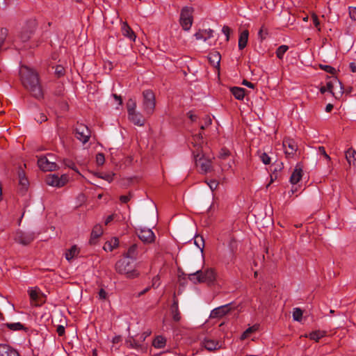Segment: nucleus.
Returning <instances> with one entry per match:
<instances>
[{
	"label": "nucleus",
	"instance_id": "bb28decb",
	"mask_svg": "<svg viewBox=\"0 0 356 356\" xmlns=\"http://www.w3.org/2000/svg\"><path fill=\"white\" fill-rule=\"evenodd\" d=\"M79 248L76 245H74L69 250H66L65 254V259L68 261H71L79 255Z\"/></svg>",
	"mask_w": 356,
	"mask_h": 356
},
{
	"label": "nucleus",
	"instance_id": "ddd939ff",
	"mask_svg": "<svg viewBox=\"0 0 356 356\" xmlns=\"http://www.w3.org/2000/svg\"><path fill=\"white\" fill-rule=\"evenodd\" d=\"M29 295L31 299V303L35 307L40 306L44 301L42 294L38 288H31L29 291Z\"/></svg>",
	"mask_w": 356,
	"mask_h": 356
},
{
	"label": "nucleus",
	"instance_id": "338daca9",
	"mask_svg": "<svg viewBox=\"0 0 356 356\" xmlns=\"http://www.w3.org/2000/svg\"><path fill=\"white\" fill-rule=\"evenodd\" d=\"M243 85L248 87V88H254V84L247 81V80H243Z\"/></svg>",
	"mask_w": 356,
	"mask_h": 356
},
{
	"label": "nucleus",
	"instance_id": "0eeeda50",
	"mask_svg": "<svg viewBox=\"0 0 356 356\" xmlns=\"http://www.w3.org/2000/svg\"><path fill=\"white\" fill-rule=\"evenodd\" d=\"M282 146L284 150L286 158H293L298 150V145L296 141L292 138H285L283 140Z\"/></svg>",
	"mask_w": 356,
	"mask_h": 356
},
{
	"label": "nucleus",
	"instance_id": "6e6d98bb",
	"mask_svg": "<svg viewBox=\"0 0 356 356\" xmlns=\"http://www.w3.org/2000/svg\"><path fill=\"white\" fill-rule=\"evenodd\" d=\"M222 32L225 34L226 36V41H229V34L231 32V29L227 26H224L222 29Z\"/></svg>",
	"mask_w": 356,
	"mask_h": 356
},
{
	"label": "nucleus",
	"instance_id": "37998d69",
	"mask_svg": "<svg viewBox=\"0 0 356 356\" xmlns=\"http://www.w3.org/2000/svg\"><path fill=\"white\" fill-rule=\"evenodd\" d=\"M8 31L6 28H1L0 29V47H2V46L4 44V42L8 36Z\"/></svg>",
	"mask_w": 356,
	"mask_h": 356
},
{
	"label": "nucleus",
	"instance_id": "412c9836",
	"mask_svg": "<svg viewBox=\"0 0 356 356\" xmlns=\"http://www.w3.org/2000/svg\"><path fill=\"white\" fill-rule=\"evenodd\" d=\"M229 155V152L226 149H222L220 155L219 159L222 160V161L220 163V165L222 168V170H228L232 168V160L229 159V161L227 163H225L224 161L226 160L227 156Z\"/></svg>",
	"mask_w": 356,
	"mask_h": 356
},
{
	"label": "nucleus",
	"instance_id": "4be33fe9",
	"mask_svg": "<svg viewBox=\"0 0 356 356\" xmlns=\"http://www.w3.org/2000/svg\"><path fill=\"white\" fill-rule=\"evenodd\" d=\"M202 345L207 350L209 351L220 349L221 347L220 343L218 341L210 339H205L202 341Z\"/></svg>",
	"mask_w": 356,
	"mask_h": 356
},
{
	"label": "nucleus",
	"instance_id": "9b49d317",
	"mask_svg": "<svg viewBox=\"0 0 356 356\" xmlns=\"http://www.w3.org/2000/svg\"><path fill=\"white\" fill-rule=\"evenodd\" d=\"M75 136L82 143H86L90 137V131L87 126L79 124L75 129Z\"/></svg>",
	"mask_w": 356,
	"mask_h": 356
},
{
	"label": "nucleus",
	"instance_id": "864d4df0",
	"mask_svg": "<svg viewBox=\"0 0 356 356\" xmlns=\"http://www.w3.org/2000/svg\"><path fill=\"white\" fill-rule=\"evenodd\" d=\"M152 286L154 287V288H157L160 286L161 284V281H160V277L159 275H156L153 277L152 279Z\"/></svg>",
	"mask_w": 356,
	"mask_h": 356
},
{
	"label": "nucleus",
	"instance_id": "79ce46f5",
	"mask_svg": "<svg viewBox=\"0 0 356 356\" xmlns=\"http://www.w3.org/2000/svg\"><path fill=\"white\" fill-rule=\"evenodd\" d=\"M258 154H259V158L264 164L268 165L270 163L271 159L266 152H261L259 151L258 152Z\"/></svg>",
	"mask_w": 356,
	"mask_h": 356
},
{
	"label": "nucleus",
	"instance_id": "f03ea898",
	"mask_svg": "<svg viewBox=\"0 0 356 356\" xmlns=\"http://www.w3.org/2000/svg\"><path fill=\"white\" fill-rule=\"evenodd\" d=\"M195 167L201 174H207L213 170V157L206 155L204 151L193 150Z\"/></svg>",
	"mask_w": 356,
	"mask_h": 356
},
{
	"label": "nucleus",
	"instance_id": "72a5a7b5",
	"mask_svg": "<svg viewBox=\"0 0 356 356\" xmlns=\"http://www.w3.org/2000/svg\"><path fill=\"white\" fill-rule=\"evenodd\" d=\"M325 335V331L317 330L312 332L309 334V339L312 340H314L315 341H318L320 339L323 338Z\"/></svg>",
	"mask_w": 356,
	"mask_h": 356
},
{
	"label": "nucleus",
	"instance_id": "5701e85b",
	"mask_svg": "<svg viewBox=\"0 0 356 356\" xmlns=\"http://www.w3.org/2000/svg\"><path fill=\"white\" fill-rule=\"evenodd\" d=\"M213 31L212 29H204L200 30L195 34V37L197 40H203L207 41L213 37Z\"/></svg>",
	"mask_w": 356,
	"mask_h": 356
},
{
	"label": "nucleus",
	"instance_id": "9d476101",
	"mask_svg": "<svg viewBox=\"0 0 356 356\" xmlns=\"http://www.w3.org/2000/svg\"><path fill=\"white\" fill-rule=\"evenodd\" d=\"M35 238L34 233L17 231L14 235V241L22 245H29Z\"/></svg>",
	"mask_w": 356,
	"mask_h": 356
},
{
	"label": "nucleus",
	"instance_id": "cd10ccee",
	"mask_svg": "<svg viewBox=\"0 0 356 356\" xmlns=\"http://www.w3.org/2000/svg\"><path fill=\"white\" fill-rule=\"evenodd\" d=\"M119 245V240L118 238H112L111 240L106 241L104 245V250L106 252H112L114 249Z\"/></svg>",
	"mask_w": 356,
	"mask_h": 356
},
{
	"label": "nucleus",
	"instance_id": "3c124183",
	"mask_svg": "<svg viewBox=\"0 0 356 356\" xmlns=\"http://www.w3.org/2000/svg\"><path fill=\"white\" fill-rule=\"evenodd\" d=\"M151 334L152 331L150 330H147L143 332L141 334L138 335L137 338H138L139 341L143 343V341H145L146 338L149 337Z\"/></svg>",
	"mask_w": 356,
	"mask_h": 356
},
{
	"label": "nucleus",
	"instance_id": "39448f33",
	"mask_svg": "<svg viewBox=\"0 0 356 356\" xmlns=\"http://www.w3.org/2000/svg\"><path fill=\"white\" fill-rule=\"evenodd\" d=\"M143 111L146 117L151 116L155 109L156 101L154 92L150 90L143 92Z\"/></svg>",
	"mask_w": 356,
	"mask_h": 356
},
{
	"label": "nucleus",
	"instance_id": "09e8293b",
	"mask_svg": "<svg viewBox=\"0 0 356 356\" xmlns=\"http://www.w3.org/2000/svg\"><path fill=\"white\" fill-rule=\"evenodd\" d=\"M320 68L331 74H334L336 70L330 65H320Z\"/></svg>",
	"mask_w": 356,
	"mask_h": 356
},
{
	"label": "nucleus",
	"instance_id": "bf43d9fd",
	"mask_svg": "<svg viewBox=\"0 0 356 356\" xmlns=\"http://www.w3.org/2000/svg\"><path fill=\"white\" fill-rule=\"evenodd\" d=\"M99 298L105 300L107 298V293L104 289H101L98 293Z\"/></svg>",
	"mask_w": 356,
	"mask_h": 356
},
{
	"label": "nucleus",
	"instance_id": "f257e3e1",
	"mask_svg": "<svg viewBox=\"0 0 356 356\" xmlns=\"http://www.w3.org/2000/svg\"><path fill=\"white\" fill-rule=\"evenodd\" d=\"M19 73L23 86L31 92V95L38 99L42 98L43 92L40 84L38 74L27 66H22Z\"/></svg>",
	"mask_w": 356,
	"mask_h": 356
},
{
	"label": "nucleus",
	"instance_id": "a878e982",
	"mask_svg": "<svg viewBox=\"0 0 356 356\" xmlns=\"http://www.w3.org/2000/svg\"><path fill=\"white\" fill-rule=\"evenodd\" d=\"M172 318L175 321L178 322L181 320V314L178 307V300L177 298L173 299V302L170 308Z\"/></svg>",
	"mask_w": 356,
	"mask_h": 356
},
{
	"label": "nucleus",
	"instance_id": "e433bc0d",
	"mask_svg": "<svg viewBox=\"0 0 356 356\" xmlns=\"http://www.w3.org/2000/svg\"><path fill=\"white\" fill-rule=\"evenodd\" d=\"M127 108L128 114L136 111V102L133 99H129L127 102Z\"/></svg>",
	"mask_w": 356,
	"mask_h": 356
},
{
	"label": "nucleus",
	"instance_id": "69168bd1",
	"mask_svg": "<svg viewBox=\"0 0 356 356\" xmlns=\"http://www.w3.org/2000/svg\"><path fill=\"white\" fill-rule=\"evenodd\" d=\"M349 15L351 19L356 20V7L350 10Z\"/></svg>",
	"mask_w": 356,
	"mask_h": 356
},
{
	"label": "nucleus",
	"instance_id": "7c9ffc66",
	"mask_svg": "<svg viewBox=\"0 0 356 356\" xmlns=\"http://www.w3.org/2000/svg\"><path fill=\"white\" fill-rule=\"evenodd\" d=\"M166 339L164 337L159 335L154 339L152 346L155 348H163L166 345Z\"/></svg>",
	"mask_w": 356,
	"mask_h": 356
},
{
	"label": "nucleus",
	"instance_id": "6ab92c4d",
	"mask_svg": "<svg viewBox=\"0 0 356 356\" xmlns=\"http://www.w3.org/2000/svg\"><path fill=\"white\" fill-rule=\"evenodd\" d=\"M121 31L122 34L124 37L129 38L131 41H135L136 35L127 22H122L121 25Z\"/></svg>",
	"mask_w": 356,
	"mask_h": 356
},
{
	"label": "nucleus",
	"instance_id": "a19ab883",
	"mask_svg": "<svg viewBox=\"0 0 356 356\" xmlns=\"http://www.w3.org/2000/svg\"><path fill=\"white\" fill-rule=\"evenodd\" d=\"M114 174L113 173H111V172H108V173H106V172H99V173H97V177L101 178V179H103L108 182H111L113 180V177H114Z\"/></svg>",
	"mask_w": 356,
	"mask_h": 356
},
{
	"label": "nucleus",
	"instance_id": "6e6552de",
	"mask_svg": "<svg viewBox=\"0 0 356 356\" xmlns=\"http://www.w3.org/2000/svg\"><path fill=\"white\" fill-rule=\"evenodd\" d=\"M69 178L67 175L59 177L57 175H49L46 177V183L51 186L62 187L68 182Z\"/></svg>",
	"mask_w": 356,
	"mask_h": 356
},
{
	"label": "nucleus",
	"instance_id": "8fccbe9b",
	"mask_svg": "<svg viewBox=\"0 0 356 356\" xmlns=\"http://www.w3.org/2000/svg\"><path fill=\"white\" fill-rule=\"evenodd\" d=\"M130 343L132 348L139 349L142 348V342L139 341V339H133L130 341Z\"/></svg>",
	"mask_w": 356,
	"mask_h": 356
},
{
	"label": "nucleus",
	"instance_id": "f8f14e48",
	"mask_svg": "<svg viewBox=\"0 0 356 356\" xmlns=\"http://www.w3.org/2000/svg\"><path fill=\"white\" fill-rule=\"evenodd\" d=\"M37 26V22L35 19H30L26 22V26L23 28V31L20 34V38L23 42L29 40L31 35L35 31Z\"/></svg>",
	"mask_w": 356,
	"mask_h": 356
},
{
	"label": "nucleus",
	"instance_id": "dca6fc26",
	"mask_svg": "<svg viewBox=\"0 0 356 356\" xmlns=\"http://www.w3.org/2000/svg\"><path fill=\"white\" fill-rule=\"evenodd\" d=\"M234 309L232 303L226 304L213 309L210 316L211 318H222Z\"/></svg>",
	"mask_w": 356,
	"mask_h": 356
},
{
	"label": "nucleus",
	"instance_id": "393cba45",
	"mask_svg": "<svg viewBox=\"0 0 356 356\" xmlns=\"http://www.w3.org/2000/svg\"><path fill=\"white\" fill-rule=\"evenodd\" d=\"M194 147L195 148L194 150H197L199 149L200 151L202 150L204 152V140L203 137L201 134H195L192 138V142Z\"/></svg>",
	"mask_w": 356,
	"mask_h": 356
},
{
	"label": "nucleus",
	"instance_id": "aec40b11",
	"mask_svg": "<svg viewBox=\"0 0 356 356\" xmlns=\"http://www.w3.org/2000/svg\"><path fill=\"white\" fill-rule=\"evenodd\" d=\"M0 356H19V353L10 346L0 343Z\"/></svg>",
	"mask_w": 356,
	"mask_h": 356
},
{
	"label": "nucleus",
	"instance_id": "4468645a",
	"mask_svg": "<svg viewBox=\"0 0 356 356\" xmlns=\"http://www.w3.org/2000/svg\"><path fill=\"white\" fill-rule=\"evenodd\" d=\"M38 165L43 171H53L57 168L56 162L50 160L47 156H41L39 158Z\"/></svg>",
	"mask_w": 356,
	"mask_h": 356
},
{
	"label": "nucleus",
	"instance_id": "20e7f679",
	"mask_svg": "<svg viewBox=\"0 0 356 356\" xmlns=\"http://www.w3.org/2000/svg\"><path fill=\"white\" fill-rule=\"evenodd\" d=\"M115 270L118 273L124 275L129 279L137 277L139 275L138 271L134 267L132 263L125 257L117 261Z\"/></svg>",
	"mask_w": 356,
	"mask_h": 356
},
{
	"label": "nucleus",
	"instance_id": "c756f323",
	"mask_svg": "<svg viewBox=\"0 0 356 356\" xmlns=\"http://www.w3.org/2000/svg\"><path fill=\"white\" fill-rule=\"evenodd\" d=\"M249 36V31L248 30L243 31L239 35L238 38V48L239 49H243L248 43Z\"/></svg>",
	"mask_w": 356,
	"mask_h": 356
},
{
	"label": "nucleus",
	"instance_id": "5fc2aeb1",
	"mask_svg": "<svg viewBox=\"0 0 356 356\" xmlns=\"http://www.w3.org/2000/svg\"><path fill=\"white\" fill-rule=\"evenodd\" d=\"M318 151L319 154H322L325 157V159H327L328 161H330L331 160L330 156L326 153L324 147L320 146L318 148Z\"/></svg>",
	"mask_w": 356,
	"mask_h": 356
},
{
	"label": "nucleus",
	"instance_id": "a211bd4d",
	"mask_svg": "<svg viewBox=\"0 0 356 356\" xmlns=\"http://www.w3.org/2000/svg\"><path fill=\"white\" fill-rule=\"evenodd\" d=\"M302 174V165L300 163H298L296 164L295 169L290 177V182L292 184H296L301 179Z\"/></svg>",
	"mask_w": 356,
	"mask_h": 356
},
{
	"label": "nucleus",
	"instance_id": "c03bdc74",
	"mask_svg": "<svg viewBox=\"0 0 356 356\" xmlns=\"http://www.w3.org/2000/svg\"><path fill=\"white\" fill-rule=\"evenodd\" d=\"M302 317V311L300 308H294L293 311V318L295 321H300Z\"/></svg>",
	"mask_w": 356,
	"mask_h": 356
},
{
	"label": "nucleus",
	"instance_id": "ea45409f",
	"mask_svg": "<svg viewBox=\"0 0 356 356\" xmlns=\"http://www.w3.org/2000/svg\"><path fill=\"white\" fill-rule=\"evenodd\" d=\"M194 243L196 246L200 248L201 252H203V249L204 247V241L202 236H195L194 238Z\"/></svg>",
	"mask_w": 356,
	"mask_h": 356
},
{
	"label": "nucleus",
	"instance_id": "f3484780",
	"mask_svg": "<svg viewBox=\"0 0 356 356\" xmlns=\"http://www.w3.org/2000/svg\"><path fill=\"white\" fill-rule=\"evenodd\" d=\"M145 116L141 114L140 112L135 111L128 114L129 120L134 123L135 125L142 127L145 123Z\"/></svg>",
	"mask_w": 356,
	"mask_h": 356
},
{
	"label": "nucleus",
	"instance_id": "473e14b6",
	"mask_svg": "<svg viewBox=\"0 0 356 356\" xmlns=\"http://www.w3.org/2000/svg\"><path fill=\"white\" fill-rule=\"evenodd\" d=\"M210 63L214 67H219L220 55L218 52L211 53L208 56Z\"/></svg>",
	"mask_w": 356,
	"mask_h": 356
},
{
	"label": "nucleus",
	"instance_id": "7ed1b4c3",
	"mask_svg": "<svg viewBox=\"0 0 356 356\" xmlns=\"http://www.w3.org/2000/svg\"><path fill=\"white\" fill-rule=\"evenodd\" d=\"M188 278L194 284L207 283L213 284L216 280V273L213 268H207L204 270H198L195 273H190Z\"/></svg>",
	"mask_w": 356,
	"mask_h": 356
},
{
	"label": "nucleus",
	"instance_id": "774afa93",
	"mask_svg": "<svg viewBox=\"0 0 356 356\" xmlns=\"http://www.w3.org/2000/svg\"><path fill=\"white\" fill-rule=\"evenodd\" d=\"M349 67L352 72L356 73V62H351Z\"/></svg>",
	"mask_w": 356,
	"mask_h": 356
},
{
	"label": "nucleus",
	"instance_id": "4d7b16f0",
	"mask_svg": "<svg viewBox=\"0 0 356 356\" xmlns=\"http://www.w3.org/2000/svg\"><path fill=\"white\" fill-rule=\"evenodd\" d=\"M312 18L313 23H314L315 27H316L318 29V31H321L320 22H319V19H318L317 15L315 14H313L312 16Z\"/></svg>",
	"mask_w": 356,
	"mask_h": 356
},
{
	"label": "nucleus",
	"instance_id": "423d86ee",
	"mask_svg": "<svg viewBox=\"0 0 356 356\" xmlns=\"http://www.w3.org/2000/svg\"><path fill=\"white\" fill-rule=\"evenodd\" d=\"M193 11V8L190 7H185L181 11L180 24L185 31H188L192 26Z\"/></svg>",
	"mask_w": 356,
	"mask_h": 356
},
{
	"label": "nucleus",
	"instance_id": "1a4fd4ad",
	"mask_svg": "<svg viewBox=\"0 0 356 356\" xmlns=\"http://www.w3.org/2000/svg\"><path fill=\"white\" fill-rule=\"evenodd\" d=\"M326 87L327 91L332 93L335 98H338V95H342L343 93L342 83L337 78H333L327 82Z\"/></svg>",
	"mask_w": 356,
	"mask_h": 356
},
{
	"label": "nucleus",
	"instance_id": "2f4dec72",
	"mask_svg": "<svg viewBox=\"0 0 356 356\" xmlns=\"http://www.w3.org/2000/svg\"><path fill=\"white\" fill-rule=\"evenodd\" d=\"M232 94L234 96V97L238 100L243 99L245 97V89L239 87H233L231 88Z\"/></svg>",
	"mask_w": 356,
	"mask_h": 356
},
{
	"label": "nucleus",
	"instance_id": "0e129e2a",
	"mask_svg": "<svg viewBox=\"0 0 356 356\" xmlns=\"http://www.w3.org/2000/svg\"><path fill=\"white\" fill-rule=\"evenodd\" d=\"M56 73L58 75V76H62L64 74V68L60 66V65H58L56 67Z\"/></svg>",
	"mask_w": 356,
	"mask_h": 356
},
{
	"label": "nucleus",
	"instance_id": "052dcab7",
	"mask_svg": "<svg viewBox=\"0 0 356 356\" xmlns=\"http://www.w3.org/2000/svg\"><path fill=\"white\" fill-rule=\"evenodd\" d=\"M208 185L209 186V188H211V191H214L216 189L218 185V183L216 181V180H211L209 183H208Z\"/></svg>",
	"mask_w": 356,
	"mask_h": 356
},
{
	"label": "nucleus",
	"instance_id": "e2e57ef3",
	"mask_svg": "<svg viewBox=\"0 0 356 356\" xmlns=\"http://www.w3.org/2000/svg\"><path fill=\"white\" fill-rule=\"evenodd\" d=\"M56 332L58 336H63L65 334V327L63 325H59L56 328Z\"/></svg>",
	"mask_w": 356,
	"mask_h": 356
},
{
	"label": "nucleus",
	"instance_id": "de8ad7c7",
	"mask_svg": "<svg viewBox=\"0 0 356 356\" xmlns=\"http://www.w3.org/2000/svg\"><path fill=\"white\" fill-rule=\"evenodd\" d=\"M35 120L38 122L42 123L47 120V117L43 113H38L35 115Z\"/></svg>",
	"mask_w": 356,
	"mask_h": 356
},
{
	"label": "nucleus",
	"instance_id": "603ef678",
	"mask_svg": "<svg viewBox=\"0 0 356 356\" xmlns=\"http://www.w3.org/2000/svg\"><path fill=\"white\" fill-rule=\"evenodd\" d=\"M105 158L104 155L102 153H98L96 155V162L98 165H102L104 163Z\"/></svg>",
	"mask_w": 356,
	"mask_h": 356
},
{
	"label": "nucleus",
	"instance_id": "2eb2a0df",
	"mask_svg": "<svg viewBox=\"0 0 356 356\" xmlns=\"http://www.w3.org/2000/svg\"><path fill=\"white\" fill-rule=\"evenodd\" d=\"M137 234L145 243H151L155 240V235L151 229L141 228L137 231Z\"/></svg>",
	"mask_w": 356,
	"mask_h": 356
},
{
	"label": "nucleus",
	"instance_id": "58836bf2",
	"mask_svg": "<svg viewBox=\"0 0 356 356\" xmlns=\"http://www.w3.org/2000/svg\"><path fill=\"white\" fill-rule=\"evenodd\" d=\"M6 327L9 328L11 330H21L24 328V326L20 323H6L3 325Z\"/></svg>",
	"mask_w": 356,
	"mask_h": 356
},
{
	"label": "nucleus",
	"instance_id": "13d9d810",
	"mask_svg": "<svg viewBox=\"0 0 356 356\" xmlns=\"http://www.w3.org/2000/svg\"><path fill=\"white\" fill-rule=\"evenodd\" d=\"M131 198V195L129 193L127 195H121L120 197V200L122 203H127Z\"/></svg>",
	"mask_w": 356,
	"mask_h": 356
},
{
	"label": "nucleus",
	"instance_id": "f704fd0d",
	"mask_svg": "<svg viewBox=\"0 0 356 356\" xmlns=\"http://www.w3.org/2000/svg\"><path fill=\"white\" fill-rule=\"evenodd\" d=\"M103 234V229L100 225H96L91 232V237L93 238H97L102 236Z\"/></svg>",
	"mask_w": 356,
	"mask_h": 356
},
{
	"label": "nucleus",
	"instance_id": "b1692460",
	"mask_svg": "<svg viewBox=\"0 0 356 356\" xmlns=\"http://www.w3.org/2000/svg\"><path fill=\"white\" fill-rule=\"evenodd\" d=\"M345 156L347 162L350 165H356V151L350 147L345 152Z\"/></svg>",
	"mask_w": 356,
	"mask_h": 356
},
{
	"label": "nucleus",
	"instance_id": "4c0bfd02",
	"mask_svg": "<svg viewBox=\"0 0 356 356\" xmlns=\"http://www.w3.org/2000/svg\"><path fill=\"white\" fill-rule=\"evenodd\" d=\"M257 330V327L256 325H253L252 327H248L241 334V339L244 340L247 339L252 332H255Z\"/></svg>",
	"mask_w": 356,
	"mask_h": 356
},
{
	"label": "nucleus",
	"instance_id": "c85d7f7f",
	"mask_svg": "<svg viewBox=\"0 0 356 356\" xmlns=\"http://www.w3.org/2000/svg\"><path fill=\"white\" fill-rule=\"evenodd\" d=\"M138 254V245L134 243L131 245L127 252L124 254V257L127 259H136Z\"/></svg>",
	"mask_w": 356,
	"mask_h": 356
},
{
	"label": "nucleus",
	"instance_id": "a18cd8bd",
	"mask_svg": "<svg viewBox=\"0 0 356 356\" xmlns=\"http://www.w3.org/2000/svg\"><path fill=\"white\" fill-rule=\"evenodd\" d=\"M203 123L200 126V129L202 130L207 128L212 123V120L209 115H205L203 118Z\"/></svg>",
	"mask_w": 356,
	"mask_h": 356
},
{
	"label": "nucleus",
	"instance_id": "49530a36",
	"mask_svg": "<svg viewBox=\"0 0 356 356\" xmlns=\"http://www.w3.org/2000/svg\"><path fill=\"white\" fill-rule=\"evenodd\" d=\"M258 35L261 40L266 39L268 35V29L264 26H262L258 32Z\"/></svg>",
	"mask_w": 356,
	"mask_h": 356
},
{
	"label": "nucleus",
	"instance_id": "680f3d73",
	"mask_svg": "<svg viewBox=\"0 0 356 356\" xmlns=\"http://www.w3.org/2000/svg\"><path fill=\"white\" fill-rule=\"evenodd\" d=\"M117 217V214H111L107 216V218L105 220V225H108L111 221L115 220Z\"/></svg>",
	"mask_w": 356,
	"mask_h": 356
},
{
	"label": "nucleus",
	"instance_id": "c9c22d12",
	"mask_svg": "<svg viewBox=\"0 0 356 356\" xmlns=\"http://www.w3.org/2000/svg\"><path fill=\"white\" fill-rule=\"evenodd\" d=\"M289 49V47L287 45L283 44L280 46L276 50V56L279 59H282L284 54Z\"/></svg>",
	"mask_w": 356,
	"mask_h": 356
}]
</instances>
